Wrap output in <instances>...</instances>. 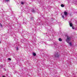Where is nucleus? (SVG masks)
Here are the masks:
<instances>
[{"instance_id": "obj_13", "label": "nucleus", "mask_w": 77, "mask_h": 77, "mask_svg": "<svg viewBox=\"0 0 77 77\" xmlns=\"http://www.w3.org/2000/svg\"><path fill=\"white\" fill-rule=\"evenodd\" d=\"M5 1H6L7 2H9V0H5Z\"/></svg>"}, {"instance_id": "obj_7", "label": "nucleus", "mask_w": 77, "mask_h": 77, "mask_svg": "<svg viewBox=\"0 0 77 77\" xmlns=\"http://www.w3.org/2000/svg\"><path fill=\"white\" fill-rule=\"evenodd\" d=\"M21 5H23L24 4V2H21Z\"/></svg>"}, {"instance_id": "obj_2", "label": "nucleus", "mask_w": 77, "mask_h": 77, "mask_svg": "<svg viewBox=\"0 0 77 77\" xmlns=\"http://www.w3.org/2000/svg\"><path fill=\"white\" fill-rule=\"evenodd\" d=\"M64 14L66 16V15H67V14H68V13L66 12H64Z\"/></svg>"}, {"instance_id": "obj_14", "label": "nucleus", "mask_w": 77, "mask_h": 77, "mask_svg": "<svg viewBox=\"0 0 77 77\" xmlns=\"http://www.w3.org/2000/svg\"><path fill=\"white\" fill-rule=\"evenodd\" d=\"M17 50H18V48L17 47Z\"/></svg>"}, {"instance_id": "obj_12", "label": "nucleus", "mask_w": 77, "mask_h": 77, "mask_svg": "<svg viewBox=\"0 0 77 77\" xmlns=\"http://www.w3.org/2000/svg\"><path fill=\"white\" fill-rule=\"evenodd\" d=\"M8 60H11V59L10 58H8Z\"/></svg>"}, {"instance_id": "obj_1", "label": "nucleus", "mask_w": 77, "mask_h": 77, "mask_svg": "<svg viewBox=\"0 0 77 77\" xmlns=\"http://www.w3.org/2000/svg\"><path fill=\"white\" fill-rule=\"evenodd\" d=\"M70 39H71V38L68 36H67V40H66V42H67L68 43V41H69Z\"/></svg>"}, {"instance_id": "obj_11", "label": "nucleus", "mask_w": 77, "mask_h": 77, "mask_svg": "<svg viewBox=\"0 0 77 77\" xmlns=\"http://www.w3.org/2000/svg\"><path fill=\"white\" fill-rule=\"evenodd\" d=\"M72 29H74V26H72Z\"/></svg>"}, {"instance_id": "obj_4", "label": "nucleus", "mask_w": 77, "mask_h": 77, "mask_svg": "<svg viewBox=\"0 0 77 77\" xmlns=\"http://www.w3.org/2000/svg\"><path fill=\"white\" fill-rule=\"evenodd\" d=\"M61 7H62V8L64 7V5H63V4H61Z\"/></svg>"}, {"instance_id": "obj_10", "label": "nucleus", "mask_w": 77, "mask_h": 77, "mask_svg": "<svg viewBox=\"0 0 77 77\" xmlns=\"http://www.w3.org/2000/svg\"><path fill=\"white\" fill-rule=\"evenodd\" d=\"M56 56V57H59V55H58V54H57Z\"/></svg>"}, {"instance_id": "obj_8", "label": "nucleus", "mask_w": 77, "mask_h": 77, "mask_svg": "<svg viewBox=\"0 0 77 77\" xmlns=\"http://www.w3.org/2000/svg\"><path fill=\"white\" fill-rule=\"evenodd\" d=\"M0 26H1V27H3V25L2 24L0 23Z\"/></svg>"}, {"instance_id": "obj_16", "label": "nucleus", "mask_w": 77, "mask_h": 77, "mask_svg": "<svg viewBox=\"0 0 77 77\" xmlns=\"http://www.w3.org/2000/svg\"><path fill=\"white\" fill-rule=\"evenodd\" d=\"M2 77H5V76H2Z\"/></svg>"}, {"instance_id": "obj_5", "label": "nucleus", "mask_w": 77, "mask_h": 77, "mask_svg": "<svg viewBox=\"0 0 77 77\" xmlns=\"http://www.w3.org/2000/svg\"><path fill=\"white\" fill-rule=\"evenodd\" d=\"M70 27H72V23H70Z\"/></svg>"}, {"instance_id": "obj_3", "label": "nucleus", "mask_w": 77, "mask_h": 77, "mask_svg": "<svg viewBox=\"0 0 77 77\" xmlns=\"http://www.w3.org/2000/svg\"><path fill=\"white\" fill-rule=\"evenodd\" d=\"M33 54L34 56H36V54L35 53H33Z\"/></svg>"}, {"instance_id": "obj_17", "label": "nucleus", "mask_w": 77, "mask_h": 77, "mask_svg": "<svg viewBox=\"0 0 77 77\" xmlns=\"http://www.w3.org/2000/svg\"><path fill=\"white\" fill-rule=\"evenodd\" d=\"M0 43H1V42L0 41Z\"/></svg>"}, {"instance_id": "obj_6", "label": "nucleus", "mask_w": 77, "mask_h": 77, "mask_svg": "<svg viewBox=\"0 0 77 77\" xmlns=\"http://www.w3.org/2000/svg\"><path fill=\"white\" fill-rule=\"evenodd\" d=\"M59 41H62V39H61V38H59Z\"/></svg>"}, {"instance_id": "obj_15", "label": "nucleus", "mask_w": 77, "mask_h": 77, "mask_svg": "<svg viewBox=\"0 0 77 77\" xmlns=\"http://www.w3.org/2000/svg\"><path fill=\"white\" fill-rule=\"evenodd\" d=\"M62 17H63V18H64V16H62Z\"/></svg>"}, {"instance_id": "obj_9", "label": "nucleus", "mask_w": 77, "mask_h": 77, "mask_svg": "<svg viewBox=\"0 0 77 77\" xmlns=\"http://www.w3.org/2000/svg\"><path fill=\"white\" fill-rule=\"evenodd\" d=\"M69 44L70 45H71V46L72 45V44H71V42L69 43Z\"/></svg>"}]
</instances>
